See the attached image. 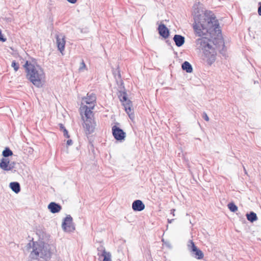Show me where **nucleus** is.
<instances>
[{"mask_svg":"<svg viewBox=\"0 0 261 261\" xmlns=\"http://www.w3.org/2000/svg\"><path fill=\"white\" fill-rule=\"evenodd\" d=\"M193 29L195 33L199 37L205 35L207 33L212 34L214 32L217 34L218 37L221 36V30L219 26L218 20L216 19L214 14L211 11H205L198 8L197 5L194 6ZM218 46L215 44L216 47L220 49L224 47V42L221 38H218Z\"/></svg>","mask_w":261,"mask_h":261,"instance_id":"f257e3e1","label":"nucleus"},{"mask_svg":"<svg viewBox=\"0 0 261 261\" xmlns=\"http://www.w3.org/2000/svg\"><path fill=\"white\" fill-rule=\"evenodd\" d=\"M23 67L27 73V79L36 87H41L45 77L43 70L40 66H35L28 61L25 62Z\"/></svg>","mask_w":261,"mask_h":261,"instance_id":"f03ea898","label":"nucleus"},{"mask_svg":"<svg viewBox=\"0 0 261 261\" xmlns=\"http://www.w3.org/2000/svg\"><path fill=\"white\" fill-rule=\"evenodd\" d=\"M27 249L32 248L31 251L30 257L32 259H37L39 257L42 258L44 260L47 261L50 258L51 252L49 246L43 242H30L27 244Z\"/></svg>","mask_w":261,"mask_h":261,"instance_id":"7ed1b4c3","label":"nucleus"},{"mask_svg":"<svg viewBox=\"0 0 261 261\" xmlns=\"http://www.w3.org/2000/svg\"><path fill=\"white\" fill-rule=\"evenodd\" d=\"M119 80L117 81L118 88V97L124 108L125 111L128 114L130 119L134 118V109L132 102L127 97V94L124 86L123 82L121 78V74L119 71H118L117 75Z\"/></svg>","mask_w":261,"mask_h":261,"instance_id":"20e7f679","label":"nucleus"},{"mask_svg":"<svg viewBox=\"0 0 261 261\" xmlns=\"http://www.w3.org/2000/svg\"><path fill=\"white\" fill-rule=\"evenodd\" d=\"M210 42L211 41L206 37L199 38L195 41L196 48L202 50L207 64L211 65L216 60V52Z\"/></svg>","mask_w":261,"mask_h":261,"instance_id":"39448f33","label":"nucleus"},{"mask_svg":"<svg viewBox=\"0 0 261 261\" xmlns=\"http://www.w3.org/2000/svg\"><path fill=\"white\" fill-rule=\"evenodd\" d=\"M93 108L94 106L90 107L84 106L80 108L81 114L84 122V127L88 134L94 132L96 125L91 111Z\"/></svg>","mask_w":261,"mask_h":261,"instance_id":"423d86ee","label":"nucleus"},{"mask_svg":"<svg viewBox=\"0 0 261 261\" xmlns=\"http://www.w3.org/2000/svg\"><path fill=\"white\" fill-rule=\"evenodd\" d=\"M188 249L192 253L193 256L198 259H201L203 257V252L199 249L192 240H189L188 244Z\"/></svg>","mask_w":261,"mask_h":261,"instance_id":"0eeeda50","label":"nucleus"},{"mask_svg":"<svg viewBox=\"0 0 261 261\" xmlns=\"http://www.w3.org/2000/svg\"><path fill=\"white\" fill-rule=\"evenodd\" d=\"M62 227L65 231L70 232L75 229L72 225V218L70 215H67L62 224Z\"/></svg>","mask_w":261,"mask_h":261,"instance_id":"6e6552de","label":"nucleus"},{"mask_svg":"<svg viewBox=\"0 0 261 261\" xmlns=\"http://www.w3.org/2000/svg\"><path fill=\"white\" fill-rule=\"evenodd\" d=\"M118 124V123H115V138L117 141L122 143L125 141L126 137V134L122 129L117 126V125Z\"/></svg>","mask_w":261,"mask_h":261,"instance_id":"1a4fd4ad","label":"nucleus"},{"mask_svg":"<svg viewBox=\"0 0 261 261\" xmlns=\"http://www.w3.org/2000/svg\"><path fill=\"white\" fill-rule=\"evenodd\" d=\"M56 38L58 48L62 53L65 49V36L62 34L56 35Z\"/></svg>","mask_w":261,"mask_h":261,"instance_id":"9d476101","label":"nucleus"},{"mask_svg":"<svg viewBox=\"0 0 261 261\" xmlns=\"http://www.w3.org/2000/svg\"><path fill=\"white\" fill-rule=\"evenodd\" d=\"M83 101L84 102L89 105V106H94V102L96 101V96L95 94L91 93H88L87 97L83 98Z\"/></svg>","mask_w":261,"mask_h":261,"instance_id":"9b49d317","label":"nucleus"},{"mask_svg":"<svg viewBox=\"0 0 261 261\" xmlns=\"http://www.w3.org/2000/svg\"><path fill=\"white\" fill-rule=\"evenodd\" d=\"M159 34L164 38H167L169 37V31L168 28L164 24H161L158 27Z\"/></svg>","mask_w":261,"mask_h":261,"instance_id":"f8f14e48","label":"nucleus"},{"mask_svg":"<svg viewBox=\"0 0 261 261\" xmlns=\"http://www.w3.org/2000/svg\"><path fill=\"white\" fill-rule=\"evenodd\" d=\"M132 208L135 211H142L145 208V205L140 200L134 201L132 204Z\"/></svg>","mask_w":261,"mask_h":261,"instance_id":"ddd939ff","label":"nucleus"},{"mask_svg":"<svg viewBox=\"0 0 261 261\" xmlns=\"http://www.w3.org/2000/svg\"><path fill=\"white\" fill-rule=\"evenodd\" d=\"M48 208L51 213L55 214L59 212L62 209V206L58 203L51 202L48 204Z\"/></svg>","mask_w":261,"mask_h":261,"instance_id":"4468645a","label":"nucleus"},{"mask_svg":"<svg viewBox=\"0 0 261 261\" xmlns=\"http://www.w3.org/2000/svg\"><path fill=\"white\" fill-rule=\"evenodd\" d=\"M173 40L175 45L178 47L181 46L185 43V37L180 35H175L173 37Z\"/></svg>","mask_w":261,"mask_h":261,"instance_id":"2eb2a0df","label":"nucleus"},{"mask_svg":"<svg viewBox=\"0 0 261 261\" xmlns=\"http://www.w3.org/2000/svg\"><path fill=\"white\" fill-rule=\"evenodd\" d=\"M9 187L15 193L17 194L20 191V186L19 182L13 181L10 183Z\"/></svg>","mask_w":261,"mask_h":261,"instance_id":"dca6fc26","label":"nucleus"},{"mask_svg":"<svg viewBox=\"0 0 261 261\" xmlns=\"http://www.w3.org/2000/svg\"><path fill=\"white\" fill-rule=\"evenodd\" d=\"M9 164L8 159L3 158L0 162V168L5 171H8V167Z\"/></svg>","mask_w":261,"mask_h":261,"instance_id":"f3484780","label":"nucleus"},{"mask_svg":"<svg viewBox=\"0 0 261 261\" xmlns=\"http://www.w3.org/2000/svg\"><path fill=\"white\" fill-rule=\"evenodd\" d=\"M182 69L188 73H191L193 71L192 65L188 61H185L181 65Z\"/></svg>","mask_w":261,"mask_h":261,"instance_id":"a211bd4d","label":"nucleus"},{"mask_svg":"<svg viewBox=\"0 0 261 261\" xmlns=\"http://www.w3.org/2000/svg\"><path fill=\"white\" fill-rule=\"evenodd\" d=\"M247 220L250 222H253L257 220L256 214L253 212H250L246 214Z\"/></svg>","mask_w":261,"mask_h":261,"instance_id":"6ab92c4d","label":"nucleus"},{"mask_svg":"<svg viewBox=\"0 0 261 261\" xmlns=\"http://www.w3.org/2000/svg\"><path fill=\"white\" fill-rule=\"evenodd\" d=\"M97 255L99 258L103 257L105 255H106L109 253L107 252L105 248L101 246L97 248Z\"/></svg>","mask_w":261,"mask_h":261,"instance_id":"aec40b11","label":"nucleus"},{"mask_svg":"<svg viewBox=\"0 0 261 261\" xmlns=\"http://www.w3.org/2000/svg\"><path fill=\"white\" fill-rule=\"evenodd\" d=\"M13 155L12 151L8 147H6L2 152V155L4 158Z\"/></svg>","mask_w":261,"mask_h":261,"instance_id":"412c9836","label":"nucleus"},{"mask_svg":"<svg viewBox=\"0 0 261 261\" xmlns=\"http://www.w3.org/2000/svg\"><path fill=\"white\" fill-rule=\"evenodd\" d=\"M228 208L232 212H235L238 210L237 206L233 203H229L228 204Z\"/></svg>","mask_w":261,"mask_h":261,"instance_id":"4be33fe9","label":"nucleus"},{"mask_svg":"<svg viewBox=\"0 0 261 261\" xmlns=\"http://www.w3.org/2000/svg\"><path fill=\"white\" fill-rule=\"evenodd\" d=\"M11 66L14 68L15 71H17L19 68V64L14 60L12 61Z\"/></svg>","mask_w":261,"mask_h":261,"instance_id":"5701e85b","label":"nucleus"},{"mask_svg":"<svg viewBox=\"0 0 261 261\" xmlns=\"http://www.w3.org/2000/svg\"><path fill=\"white\" fill-rule=\"evenodd\" d=\"M111 257V255L109 252L108 254H107L106 255H105V256L103 257V259L102 261H112Z\"/></svg>","mask_w":261,"mask_h":261,"instance_id":"b1692460","label":"nucleus"},{"mask_svg":"<svg viewBox=\"0 0 261 261\" xmlns=\"http://www.w3.org/2000/svg\"><path fill=\"white\" fill-rule=\"evenodd\" d=\"M86 68V64H85L84 60H82V61L81 63L80 66V67H79V70L82 71Z\"/></svg>","mask_w":261,"mask_h":261,"instance_id":"393cba45","label":"nucleus"},{"mask_svg":"<svg viewBox=\"0 0 261 261\" xmlns=\"http://www.w3.org/2000/svg\"><path fill=\"white\" fill-rule=\"evenodd\" d=\"M15 163L13 162L11 163H9V164L8 167V171L12 170L15 167Z\"/></svg>","mask_w":261,"mask_h":261,"instance_id":"a878e982","label":"nucleus"},{"mask_svg":"<svg viewBox=\"0 0 261 261\" xmlns=\"http://www.w3.org/2000/svg\"><path fill=\"white\" fill-rule=\"evenodd\" d=\"M118 253L120 254L119 258L118 259L120 260L121 259H123L124 257V255L123 253L119 249H118Z\"/></svg>","mask_w":261,"mask_h":261,"instance_id":"bb28decb","label":"nucleus"},{"mask_svg":"<svg viewBox=\"0 0 261 261\" xmlns=\"http://www.w3.org/2000/svg\"><path fill=\"white\" fill-rule=\"evenodd\" d=\"M63 135L64 137L69 138L70 137L69 135H68V133L67 130L66 129V128H64V130L63 131Z\"/></svg>","mask_w":261,"mask_h":261,"instance_id":"cd10ccee","label":"nucleus"},{"mask_svg":"<svg viewBox=\"0 0 261 261\" xmlns=\"http://www.w3.org/2000/svg\"><path fill=\"white\" fill-rule=\"evenodd\" d=\"M6 39L5 38H4V36L2 34V31L0 30V41H2V42H5V41H6Z\"/></svg>","mask_w":261,"mask_h":261,"instance_id":"c85d7f7f","label":"nucleus"},{"mask_svg":"<svg viewBox=\"0 0 261 261\" xmlns=\"http://www.w3.org/2000/svg\"><path fill=\"white\" fill-rule=\"evenodd\" d=\"M203 118L206 121H209V118L206 113L204 112L202 116Z\"/></svg>","mask_w":261,"mask_h":261,"instance_id":"c756f323","label":"nucleus"},{"mask_svg":"<svg viewBox=\"0 0 261 261\" xmlns=\"http://www.w3.org/2000/svg\"><path fill=\"white\" fill-rule=\"evenodd\" d=\"M259 7L258 8V13L259 15L261 16V2L259 3Z\"/></svg>","mask_w":261,"mask_h":261,"instance_id":"7c9ffc66","label":"nucleus"},{"mask_svg":"<svg viewBox=\"0 0 261 261\" xmlns=\"http://www.w3.org/2000/svg\"><path fill=\"white\" fill-rule=\"evenodd\" d=\"M59 126H60V130H62V131L64 130V128H65L64 127V125L63 124H62V123H60L59 124Z\"/></svg>","mask_w":261,"mask_h":261,"instance_id":"2f4dec72","label":"nucleus"},{"mask_svg":"<svg viewBox=\"0 0 261 261\" xmlns=\"http://www.w3.org/2000/svg\"><path fill=\"white\" fill-rule=\"evenodd\" d=\"M111 125H112V134L113 136L114 137V133H115L114 125H113V123H112Z\"/></svg>","mask_w":261,"mask_h":261,"instance_id":"473e14b6","label":"nucleus"},{"mask_svg":"<svg viewBox=\"0 0 261 261\" xmlns=\"http://www.w3.org/2000/svg\"><path fill=\"white\" fill-rule=\"evenodd\" d=\"M72 144V141L70 139L68 140L67 141V145L68 146L71 145Z\"/></svg>","mask_w":261,"mask_h":261,"instance_id":"72a5a7b5","label":"nucleus"},{"mask_svg":"<svg viewBox=\"0 0 261 261\" xmlns=\"http://www.w3.org/2000/svg\"><path fill=\"white\" fill-rule=\"evenodd\" d=\"M69 3H71V4H75L76 2H77V0H67Z\"/></svg>","mask_w":261,"mask_h":261,"instance_id":"f704fd0d","label":"nucleus"},{"mask_svg":"<svg viewBox=\"0 0 261 261\" xmlns=\"http://www.w3.org/2000/svg\"><path fill=\"white\" fill-rule=\"evenodd\" d=\"M175 209H172L171 210V214H172L173 216L175 215H174V212H175Z\"/></svg>","mask_w":261,"mask_h":261,"instance_id":"c9c22d12","label":"nucleus"},{"mask_svg":"<svg viewBox=\"0 0 261 261\" xmlns=\"http://www.w3.org/2000/svg\"><path fill=\"white\" fill-rule=\"evenodd\" d=\"M173 221H174V219H170H170H168V222L169 223H172Z\"/></svg>","mask_w":261,"mask_h":261,"instance_id":"e433bc0d","label":"nucleus"},{"mask_svg":"<svg viewBox=\"0 0 261 261\" xmlns=\"http://www.w3.org/2000/svg\"><path fill=\"white\" fill-rule=\"evenodd\" d=\"M112 72L113 74H114V69L113 68L112 69Z\"/></svg>","mask_w":261,"mask_h":261,"instance_id":"4c0bfd02","label":"nucleus"}]
</instances>
